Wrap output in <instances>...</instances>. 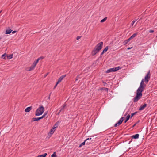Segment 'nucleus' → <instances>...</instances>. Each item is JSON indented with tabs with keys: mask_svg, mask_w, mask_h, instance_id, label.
Masks as SVG:
<instances>
[{
	"mask_svg": "<svg viewBox=\"0 0 157 157\" xmlns=\"http://www.w3.org/2000/svg\"><path fill=\"white\" fill-rule=\"evenodd\" d=\"M156 37H157V36H156Z\"/></svg>",
	"mask_w": 157,
	"mask_h": 157,
	"instance_id": "obj_50",
	"label": "nucleus"
},
{
	"mask_svg": "<svg viewBox=\"0 0 157 157\" xmlns=\"http://www.w3.org/2000/svg\"><path fill=\"white\" fill-rule=\"evenodd\" d=\"M105 90L106 91H108V88H105Z\"/></svg>",
	"mask_w": 157,
	"mask_h": 157,
	"instance_id": "obj_42",
	"label": "nucleus"
},
{
	"mask_svg": "<svg viewBox=\"0 0 157 157\" xmlns=\"http://www.w3.org/2000/svg\"><path fill=\"white\" fill-rule=\"evenodd\" d=\"M50 98V96H49V97H48V98L49 99Z\"/></svg>",
	"mask_w": 157,
	"mask_h": 157,
	"instance_id": "obj_48",
	"label": "nucleus"
},
{
	"mask_svg": "<svg viewBox=\"0 0 157 157\" xmlns=\"http://www.w3.org/2000/svg\"><path fill=\"white\" fill-rule=\"evenodd\" d=\"M137 19L133 21L132 22V26L133 25L135 22L137 21Z\"/></svg>",
	"mask_w": 157,
	"mask_h": 157,
	"instance_id": "obj_30",
	"label": "nucleus"
},
{
	"mask_svg": "<svg viewBox=\"0 0 157 157\" xmlns=\"http://www.w3.org/2000/svg\"><path fill=\"white\" fill-rule=\"evenodd\" d=\"M119 125L117 123H116V124H115V125H114V126L115 127H117V126H119Z\"/></svg>",
	"mask_w": 157,
	"mask_h": 157,
	"instance_id": "obj_32",
	"label": "nucleus"
},
{
	"mask_svg": "<svg viewBox=\"0 0 157 157\" xmlns=\"http://www.w3.org/2000/svg\"><path fill=\"white\" fill-rule=\"evenodd\" d=\"M104 53H105L104 52H103V51L101 53V55H102Z\"/></svg>",
	"mask_w": 157,
	"mask_h": 157,
	"instance_id": "obj_43",
	"label": "nucleus"
},
{
	"mask_svg": "<svg viewBox=\"0 0 157 157\" xmlns=\"http://www.w3.org/2000/svg\"><path fill=\"white\" fill-rule=\"evenodd\" d=\"M1 37H0V40H1Z\"/></svg>",
	"mask_w": 157,
	"mask_h": 157,
	"instance_id": "obj_47",
	"label": "nucleus"
},
{
	"mask_svg": "<svg viewBox=\"0 0 157 157\" xmlns=\"http://www.w3.org/2000/svg\"><path fill=\"white\" fill-rule=\"evenodd\" d=\"M147 106V105L146 104H144L143 105H141L139 108V110H142L144 109Z\"/></svg>",
	"mask_w": 157,
	"mask_h": 157,
	"instance_id": "obj_10",
	"label": "nucleus"
},
{
	"mask_svg": "<svg viewBox=\"0 0 157 157\" xmlns=\"http://www.w3.org/2000/svg\"><path fill=\"white\" fill-rule=\"evenodd\" d=\"M2 11V10H1L0 11V13H1Z\"/></svg>",
	"mask_w": 157,
	"mask_h": 157,
	"instance_id": "obj_46",
	"label": "nucleus"
},
{
	"mask_svg": "<svg viewBox=\"0 0 157 157\" xmlns=\"http://www.w3.org/2000/svg\"><path fill=\"white\" fill-rule=\"evenodd\" d=\"M51 157H57L55 152H54L53 154L52 155Z\"/></svg>",
	"mask_w": 157,
	"mask_h": 157,
	"instance_id": "obj_26",
	"label": "nucleus"
},
{
	"mask_svg": "<svg viewBox=\"0 0 157 157\" xmlns=\"http://www.w3.org/2000/svg\"><path fill=\"white\" fill-rule=\"evenodd\" d=\"M107 19V17H105L103 19H102V20H101V21L100 22L101 23H103V22H104Z\"/></svg>",
	"mask_w": 157,
	"mask_h": 157,
	"instance_id": "obj_24",
	"label": "nucleus"
},
{
	"mask_svg": "<svg viewBox=\"0 0 157 157\" xmlns=\"http://www.w3.org/2000/svg\"><path fill=\"white\" fill-rule=\"evenodd\" d=\"M17 32L16 31H13L12 32V34H14V33H15L16 32Z\"/></svg>",
	"mask_w": 157,
	"mask_h": 157,
	"instance_id": "obj_38",
	"label": "nucleus"
},
{
	"mask_svg": "<svg viewBox=\"0 0 157 157\" xmlns=\"http://www.w3.org/2000/svg\"><path fill=\"white\" fill-rule=\"evenodd\" d=\"M12 30L10 29H8L6 31V34H10L12 32Z\"/></svg>",
	"mask_w": 157,
	"mask_h": 157,
	"instance_id": "obj_15",
	"label": "nucleus"
},
{
	"mask_svg": "<svg viewBox=\"0 0 157 157\" xmlns=\"http://www.w3.org/2000/svg\"><path fill=\"white\" fill-rule=\"evenodd\" d=\"M55 128L52 127V129H51L50 131V133L52 135L54 133L55 131Z\"/></svg>",
	"mask_w": 157,
	"mask_h": 157,
	"instance_id": "obj_17",
	"label": "nucleus"
},
{
	"mask_svg": "<svg viewBox=\"0 0 157 157\" xmlns=\"http://www.w3.org/2000/svg\"><path fill=\"white\" fill-rule=\"evenodd\" d=\"M44 111V108L42 106L38 108L36 110L35 112V115L37 116H39L42 115Z\"/></svg>",
	"mask_w": 157,
	"mask_h": 157,
	"instance_id": "obj_3",
	"label": "nucleus"
},
{
	"mask_svg": "<svg viewBox=\"0 0 157 157\" xmlns=\"http://www.w3.org/2000/svg\"><path fill=\"white\" fill-rule=\"evenodd\" d=\"M124 119V117H121L117 122L118 124L119 125L121 124Z\"/></svg>",
	"mask_w": 157,
	"mask_h": 157,
	"instance_id": "obj_11",
	"label": "nucleus"
},
{
	"mask_svg": "<svg viewBox=\"0 0 157 157\" xmlns=\"http://www.w3.org/2000/svg\"><path fill=\"white\" fill-rule=\"evenodd\" d=\"M58 84H57V82L56 85L54 86V88H55L56 87V86H57V85Z\"/></svg>",
	"mask_w": 157,
	"mask_h": 157,
	"instance_id": "obj_37",
	"label": "nucleus"
},
{
	"mask_svg": "<svg viewBox=\"0 0 157 157\" xmlns=\"http://www.w3.org/2000/svg\"><path fill=\"white\" fill-rule=\"evenodd\" d=\"M81 38V36H77L76 38V39H77V40H78L80 39Z\"/></svg>",
	"mask_w": 157,
	"mask_h": 157,
	"instance_id": "obj_31",
	"label": "nucleus"
},
{
	"mask_svg": "<svg viewBox=\"0 0 157 157\" xmlns=\"http://www.w3.org/2000/svg\"><path fill=\"white\" fill-rule=\"evenodd\" d=\"M66 104H64L63 105V106L60 109V112H61L62 111L63 112H64V111H63L64 108L66 107Z\"/></svg>",
	"mask_w": 157,
	"mask_h": 157,
	"instance_id": "obj_18",
	"label": "nucleus"
},
{
	"mask_svg": "<svg viewBox=\"0 0 157 157\" xmlns=\"http://www.w3.org/2000/svg\"><path fill=\"white\" fill-rule=\"evenodd\" d=\"M42 119L41 117H37V118H32V119L31 120V122H33V121H38L39 120Z\"/></svg>",
	"mask_w": 157,
	"mask_h": 157,
	"instance_id": "obj_9",
	"label": "nucleus"
},
{
	"mask_svg": "<svg viewBox=\"0 0 157 157\" xmlns=\"http://www.w3.org/2000/svg\"><path fill=\"white\" fill-rule=\"evenodd\" d=\"M138 34V33H136L133 34L128 39L125 40L123 43L124 45H125L126 44L131 40L133 39L134 38L135 36H136Z\"/></svg>",
	"mask_w": 157,
	"mask_h": 157,
	"instance_id": "obj_5",
	"label": "nucleus"
},
{
	"mask_svg": "<svg viewBox=\"0 0 157 157\" xmlns=\"http://www.w3.org/2000/svg\"><path fill=\"white\" fill-rule=\"evenodd\" d=\"M66 75H64L61 76L58 79V80L57 81V84H59L60 82H61V81L63 79V78L66 77Z\"/></svg>",
	"mask_w": 157,
	"mask_h": 157,
	"instance_id": "obj_7",
	"label": "nucleus"
},
{
	"mask_svg": "<svg viewBox=\"0 0 157 157\" xmlns=\"http://www.w3.org/2000/svg\"><path fill=\"white\" fill-rule=\"evenodd\" d=\"M139 135L138 134H136L135 135H133L132 136V138H134L135 139H137L139 138Z\"/></svg>",
	"mask_w": 157,
	"mask_h": 157,
	"instance_id": "obj_13",
	"label": "nucleus"
},
{
	"mask_svg": "<svg viewBox=\"0 0 157 157\" xmlns=\"http://www.w3.org/2000/svg\"><path fill=\"white\" fill-rule=\"evenodd\" d=\"M132 47H131V48H130V47H128L127 48V49L128 50H129L130 49H131Z\"/></svg>",
	"mask_w": 157,
	"mask_h": 157,
	"instance_id": "obj_41",
	"label": "nucleus"
},
{
	"mask_svg": "<svg viewBox=\"0 0 157 157\" xmlns=\"http://www.w3.org/2000/svg\"><path fill=\"white\" fill-rule=\"evenodd\" d=\"M36 64L33 63L32 65H31V66L30 67V68L29 71H30L33 70L34 69L35 67L36 66Z\"/></svg>",
	"mask_w": 157,
	"mask_h": 157,
	"instance_id": "obj_8",
	"label": "nucleus"
},
{
	"mask_svg": "<svg viewBox=\"0 0 157 157\" xmlns=\"http://www.w3.org/2000/svg\"><path fill=\"white\" fill-rule=\"evenodd\" d=\"M60 112V110H59V112L58 113V114H59Z\"/></svg>",
	"mask_w": 157,
	"mask_h": 157,
	"instance_id": "obj_45",
	"label": "nucleus"
},
{
	"mask_svg": "<svg viewBox=\"0 0 157 157\" xmlns=\"http://www.w3.org/2000/svg\"><path fill=\"white\" fill-rule=\"evenodd\" d=\"M151 75L150 74V71H149L147 74L145 76L144 79H143L141 81V82L143 81V83L144 85H145L144 88L146 86V85L144 84V82H145L146 84H147L149 81V80L150 78Z\"/></svg>",
	"mask_w": 157,
	"mask_h": 157,
	"instance_id": "obj_4",
	"label": "nucleus"
},
{
	"mask_svg": "<svg viewBox=\"0 0 157 157\" xmlns=\"http://www.w3.org/2000/svg\"><path fill=\"white\" fill-rule=\"evenodd\" d=\"M108 46H106L105 48L103 50V52H105L108 50Z\"/></svg>",
	"mask_w": 157,
	"mask_h": 157,
	"instance_id": "obj_23",
	"label": "nucleus"
},
{
	"mask_svg": "<svg viewBox=\"0 0 157 157\" xmlns=\"http://www.w3.org/2000/svg\"><path fill=\"white\" fill-rule=\"evenodd\" d=\"M6 57L8 59H10L13 58V54H12L10 55H8V54H7Z\"/></svg>",
	"mask_w": 157,
	"mask_h": 157,
	"instance_id": "obj_16",
	"label": "nucleus"
},
{
	"mask_svg": "<svg viewBox=\"0 0 157 157\" xmlns=\"http://www.w3.org/2000/svg\"><path fill=\"white\" fill-rule=\"evenodd\" d=\"M137 113V112H135L134 113H133L131 114V117H132L134 115Z\"/></svg>",
	"mask_w": 157,
	"mask_h": 157,
	"instance_id": "obj_28",
	"label": "nucleus"
},
{
	"mask_svg": "<svg viewBox=\"0 0 157 157\" xmlns=\"http://www.w3.org/2000/svg\"><path fill=\"white\" fill-rule=\"evenodd\" d=\"M92 140H91V139L90 140H88L87 142H90L89 143H88V144H90L91 143H92Z\"/></svg>",
	"mask_w": 157,
	"mask_h": 157,
	"instance_id": "obj_33",
	"label": "nucleus"
},
{
	"mask_svg": "<svg viewBox=\"0 0 157 157\" xmlns=\"http://www.w3.org/2000/svg\"><path fill=\"white\" fill-rule=\"evenodd\" d=\"M92 139L91 138H87L86 140H85V141L82 142V143L79 146V147H81L82 146H83V145H84L85 144V143H86V144H88V143H89L90 142H87L88 140H90Z\"/></svg>",
	"mask_w": 157,
	"mask_h": 157,
	"instance_id": "obj_6",
	"label": "nucleus"
},
{
	"mask_svg": "<svg viewBox=\"0 0 157 157\" xmlns=\"http://www.w3.org/2000/svg\"><path fill=\"white\" fill-rule=\"evenodd\" d=\"M47 155V153H45L44 154L41 155H39L37 157H45Z\"/></svg>",
	"mask_w": 157,
	"mask_h": 157,
	"instance_id": "obj_21",
	"label": "nucleus"
},
{
	"mask_svg": "<svg viewBox=\"0 0 157 157\" xmlns=\"http://www.w3.org/2000/svg\"><path fill=\"white\" fill-rule=\"evenodd\" d=\"M114 72L113 68H110L109 69H108L106 71V73H109L110 72Z\"/></svg>",
	"mask_w": 157,
	"mask_h": 157,
	"instance_id": "obj_14",
	"label": "nucleus"
},
{
	"mask_svg": "<svg viewBox=\"0 0 157 157\" xmlns=\"http://www.w3.org/2000/svg\"><path fill=\"white\" fill-rule=\"evenodd\" d=\"M130 117V115L128 114L127 115V117H126V120H125V121H124V123H126L128 121Z\"/></svg>",
	"mask_w": 157,
	"mask_h": 157,
	"instance_id": "obj_19",
	"label": "nucleus"
},
{
	"mask_svg": "<svg viewBox=\"0 0 157 157\" xmlns=\"http://www.w3.org/2000/svg\"><path fill=\"white\" fill-rule=\"evenodd\" d=\"M143 81L141 82L140 86L136 91V93L135 97L133 99V102H136L140 99L142 96V92L144 88L145 85H144Z\"/></svg>",
	"mask_w": 157,
	"mask_h": 157,
	"instance_id": "obj_1",
	"label": "nucleus"
},
{
	"mask_svg": "<svg viewBox=\"0 0 157 157\" xmlns=\"http://www.w3.org/2000/svg\"><path fill=\"white\" fill-rule=\"evenodd\" d=\"M79 76V75H78L77 77H76V79H75V81H77L78 80V77Z\"/></svg>",
	"mask_w": 157,
	"mask_h": 157,
	"instance_id": "obj_34",
	"label": "nucleus"
},
{
	"mask_svg": "<svg viewBox=\"0 0 157 157\" xmlns=\"http://www.w3.org/2000/svg\"><path fill=\"white\" fill-rule=\"evenodd\" d=\"M137 123H136L133 126V127H134L137 124Z\"/></svg>",
	"mask_w": 157,
	"mask_h": 157,
	"instance_id": "obj_40",
	"label": "nucleus"
},
{
	"mask_svg": "<svg viewBox=\"0 0 157 157\" xmlns=\"http://www.w3.org/2000/svg\"><path fill=\"white\" fill-rule=\"evenodd\" d=\"M113 68V69H114V71L115 72V71H118V70H119L120 69H121V67H120L119 66H118V67H115V68Z\"/></svg>",
	"mask_w": 157,
	"mask_h": 157,
	"instance_id": "obj_20",
	"label": "nucleus"
},
{
	"mask_svg": "<svg viewBox=\"0 0 157 157\" xmlns=\"http://www.w3.org/2000/svg\"><path fill=\"white\" fill-rule=\"evenodd\" d=\"M126 114H125L124 116H126Z\"/></svg>",
	"mask_w": 157,
	"mask_h": 157,
	"instance_id": "obj_49",
	"label": "nucleus"
},
{
	"mask_svg": "<svg viewBox=\"0 0 157 157\" xmlns=\"http://www.w3.org/2000/svg\"><path fill=\"white\" fill-rule=\"evenodd\" d=\"M39 60H40L38 58L34 62V63L36 65L37 63L38 62Z\"/></svg>",
	"mask_w": 157,
	"mask_h": 157,
	"instance_id": "obj_27",
	"label": "nucleus"
},
{
	"mask_svg": "<svg viewBox=\"0 0 157 157\" xmlns=\"http://www.w3.org/2000/svg\"><path fill=\"white\" fill-rule=\"evenodd\" d=\"M6 55L7 54L6 53H4L3 55H2V56L1 57L2 58L4 59H6Z\"/></svg>",
	"mask_w": 157,
	"mask_h": 157,
	"instance_id": "obj_22",
	"label": "nucleus"
},
{
	"mask_svg": "<svg viewBox=\"0 0 157 157\" xmlns=\"http://www.w3.org/2000/svg\"><path fill=\"white\" fill-rule=\"evenodd\" d=\"M47 113H45L41 117L42 119H43V118L46 115Z\"/></svg>",
	"mask_w": 157,
	"mask_h": 157,
	"instance_id": "obj_29",
	"label": "nucleus"
},
{
	"mask_svg": "<svg viewBox=\"0 0 157 157\" xmlns=\"http://www.w3.org/2000/svg\"><path fill=\"white\" fill-rule=\"evenodd\" d=\"M48 74V73H47L44 76V77L45 78Z\"/></svg>",
	"mask_w": 157,
	"mask_h": 157,
	"instance_id": "obj_39",
	"label": "nucleus"
},
{
	"mask_svg": "<svg viewBox=\"0 0 157 157\" xmlns=\"http://www.w3.org/2000/svg\"><path fill=\"white\" fill-rule=\"evenodd\" d=\"M38 59H39V60L42 59H44V57H40L38 58Z\"/></svg>",
	"mask_w": 157,
	"mask_h": 157,
	"instance_id": "obj_35",
	"label": "nucleus"
},
{
	"mask_svg": "<svg viewBox=\"0 0 157 157\" xmlns=\"http://www.w3.org/2000/svg\"><path fill=\"white\" fill-rule=\"evenodd\" d=\"M149 33H153L154 32V31L152 30H150L149 31Z\"/></svg>",
	"mask_w": 157,
	"mask_h": 157,
	"instance_id": "obj_36",
	"label": "nucleus"
},
{
	"mask_svg": "<svg viewBox=\"0 0 157 157\" xmlns=\"http://www.w3.org/2000/svg\"><path fill=\"white\" fill-rule=\"evenodd\" d=\"M58 122H57L55 124V125H54V126L53 127H55V128H57L58 127Z\"/></svg>",
	"mask_w": 157,
	"mask_h": 157,
	"instance_id": "obj_25",
	"label": "nucleus"
},
{
	"mask_svg": "<svg viewBox=\"0 0 157 157\" xmlns=\"http://www.w3.org/2000/svg\"><path fill=\"white\" fill-rule=\"evenodd\" d=\"M103 44V42H101L98 43L92 51V55L94 56L98 53L102 49Z\"/></svg>",
	"mask_w": 157,
	"mask_h": 157,
	"instance_id": "obj_2",
	"label": "nucleus"
},
{
	"mask_svg": "<svg viewBox=\"0 0 157 157\" xmlns=\"http://www.w3.org/2000/svg\"><path fill=\"white\" fill-rule=\"evenodd\" d=\"M32 109V106L29 107H27L25 109V112H29Z\"/></svg>",
	"mask_w": 157,
	"mask_h": 157,
	"instance_id": "obj_12",
	"label": "nucleus"
},
{
	"mask_svg": "<svg viewBox=\"0 0 157 157\" xmlns=\"http://www.w3.org/2000/svg\"><path fill=\"white\" fill-rule=\"evenodd\" d=\"M132 141V139H131V141H130L129 142V143H128V144H130V143Z\"/></svg>",
	"mask_w": 157,
	"mask_h": 157,
	"instance_id": "obj_44",
	"label": "nucleus"
}]
</instances>
